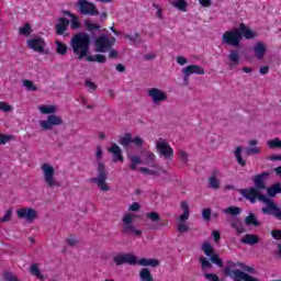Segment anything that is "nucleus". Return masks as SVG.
<instances>
[{"mask_svg":"<svg viewBox=\"0 0 281 281\" xmlns=\"http://www.w3.org/2000/svg\"><path fill=\"white\" fill-rule=\"evenodd\" d=\"M239 194L249 201V203H256V201H261V203L266 204V207L261 209V213L267 216H273L277 221H281V209L280 206L271 199L267 198V195L262 194L259 189L256 187H250L248 189L239 190Z\"/></svg>","mask_w":281,"mask_h":281,"instance_id":"obj_1","label":"nucleus"},{"mask_svg":"<svg viewBox=\"0 0 281 281\" xmlns=\"http://www.w3.org/2000/svg\"><path fill=\"white\" fill-rule=\"evenodd\" d=\"M89 45H91V37L87 33L76 34L71 38L72 52L79 60H82L89 54Z\"/></svg>","mask_w":281,"mask_h":281,"instance_id":"obj_2","label":"nucleus"},{"mask_svg":"<svg viewBox=\"0 0 281 281\" xmlns=\"http://www.w3.org/2000/svg\"><path fill=\"white\" fill-rule=\"evenodd\" d=\"M98 176L94 178H90V183H95L101 192H109L111 188L106 183V179H109V175L106 173V166L104 162L98 164Z\"/></svg>","mask_w":281,"mask_h":281,"instance_id":"obj_3","label":"nucleus"},{"mask_svg":"<svg viewBox=\"0 0 281 281\" xmlns=\"http://www.w3.org/2000/svg\"><path fill=\"white\" fill-rule=\"evenodd\" d=\"M135 218V215L127 213L123 216L122 220V234L125 236H142V231L135 228V225L133 224V220Z\"/></svg>","mask_w":281,"mask_h":281,"instance_id":"obj_4","label":"nucleus"},{"mask_svg":"<svg viewBox=\"0 0 281 281\" xmlns=\"http://www.w3.org/2000/svg\"><path fill=\"white\" fill-rule=\"evenodd\" d=\"M240 41H243V36H240V30L236 27L224 32L222 35L224 45H229L231 47H240Z\"/></svg>","mask_w":281,"mask_h":281,"instance_id":"obj_5","label":"nucleus"},{"mask_svg":"<svg viewBox=\"0 0 281 281\" xmlns=\"http://www.w3.org/2000/svg\"><path fill=\"white\" fill-rule=\"evenodd\" d=\"M44 181L48 188H60V182L56 181L54 177L55 169L49 164L42 165Z\"/></svg>","mask_w":281,"mask_h":281,"instance_id":"obj_6","label":"nucleus"},{"mask_svg":"<svg viewBox=\"0 0 281 281\" xmlns=\"http://www.w3.org/2000/svg\"><path fill=\"white\" fill-rule=\"evenodd\" d=\"M156 150L164 159H175V149L164 138L156 142Z\"/></svg>","mask_w":281,"mask_h":281,"instance_id":"obj_7","label":"nucleus"},{"mask_svg":"<svg viewBox=\"0 0 281 281\" xmlns=\"http://www.w3.org/2000/svg\"><path fill=\"white\" fill-rule=\"evenodd\" d=\"M115 37L109 38V36L106 35L99 36L94 42L97 52H99L100 54H106V52H109V49H111V47L115 45Z\"/></svg>","mask_w":281,"mask_h":281,"instance_id":"obj_8","label":"nucleus"},{"mask_svg":"<svg viewBox=\"0 0 281 281\" xmlns=\"http://www.w3.org/2000/svg\"><path fill=\"white\" fill-rule=\"evenodd\" d=\"M78 8L80 11V14H83L87 16H100V11L98 10V7L93 4V2H89L87 0H79Z\"/></svg>","mask_w":281,"mask_h":281,"instance_id":"obj_9","label":"nucleus"},{"mask_svg":"<svg viewBox=\"0 0 281 281\" xmlns=\"http://www.w3.org/2000/svg\"><path fill=\"white\" fill-rule=\"evenodd\" d=\"M113 262L116 267H122V265L135 267V265H137V257L133 254H119L113 257Z\"/></svg>","mask_w":281,"mask_h":281,"instance_id":"obj_10","label":"nucleus"},{"mask_svg":"<svg viewBox=\"0 0 281 281\" xmlns=\"http://www.w3.org/2000/svg\"><path fill=\"white\" fill-rule=\"evenodd\" d=\"M243 267V262L240 261H233V260H227L226 261V267L223 268V273L226 276V278H231L232 280L236 281V271H241L238 270Z\"/></svg>","mask_w":281,"mask_h":281,"instance_id":"obj_11","label":"nucleus"},{"mask_svg":"<svg viewBox=\"0 0 281 281\" xmlns=\"http://www.w3.org/2000/svg\"><path fill=\"white\" fill-rule=\"evenodd\" d=\"M63 125V119L56 114H49L46 121H41L40 126L43 131H52L54 126Z\"/></svg>","mask_w":281,"mask_h":281,"instance_id":"obj_12","label":"nucleus"},{"mask_svg":"<svg viewBox=\"0 0 281 281\" xmlns=\"http://www.w3.org/2000/svg\"><path fill=\"white\" fill-rule=\"evenodd\" d=\"M271 177L269 171H262L261 173L252 177L254 186L257 190H267V180Z\"/></svg>","mask_w":281,"mask_h":281,"instance_id":"obj_13","label":"nucleus"},{"mask_svg":"<svg viewBox=\"0 0 281 281\" xmlns=\"http://www.w3.org/2000/svg\"><path fill=\"white\" fill-rule=\"evenodd\" d=\"M147 95L151 98L154 104H159L160 102H166V100H168V94L158 88L149 89Z\"/></svg>","mask_w":281,"mask_h":281,"instance_id":"obj_14","label":"nucleus"},{"mask_svg":"<svg viewBox=\"0 0 281 281\" xmlns=\"http://www.w3.org/2000/svg\"><path fill=\"white\" fill-rule=\"evenodd\" d=\"M26 44L33 52H38L40 54L45 52V40H43V37L30 38L26 41Z\"/></svg>","mask_w":281,"mask_h":281,"instance_id":"obj_15","label":"nucleus"},{"mask_svg":"<svg viewBox=\"0 0 281 281\" xmlns=\"http://www.w3.org/2000/svg\"><path fill=\"white\" fill-rule=\"evenodd\" d=\"M18 218H25V221H29L32 223V221L36 220V216L38 214L36 213V210L32 207H22L16 211Z\"/></svg>","mask_w":281,"mask_h":281,"instance_id":"obj_16","label":"nucleus"},{"mask_svg":"<svg viewBox=\"0 0 281 281\" xmlns=\"http://www.w3.org/2000/svg\"><path fill=\"white\" fill-rule=\"evenodd\" d=\"M68 27H69V19L64 16L57 19V23L55 24V30L58 36H63V34L67 32Z\"/></svg>","mask_w":281,"mask_h":281,"instance_id":"obj_17","label":"nucleus"},{"mask_svg":"<svg viewBox=\"0 0 281 281\" xmlns=\"http://www.w3.org/2000/svg\"><path fill=\"white\" fill-rule=\"evenodd\" d=\"M252 52H254L255 57L258 60H262V58H265V56L267 55V45H265V43H262V42H258L252 47Z\"/></svg>","mask_w":281,"mask_h":281,"instance_id":"obj_18","label":"nucleus"},{"mask_svg":"<svg viewBox=\"0 0 281 281\" xmlns=\"http://www.w3.org/2000/svg\"><path fill=\"white\" fill-rule=\"evenodd\" d=\"M108 153H111V155H113L114 164H116V161H121V162L124 161V156L122 155V148H120L117 144L113 143L112 146L108 148Z\"/></svg>","mask_w":281,"mask_h":281,"instance_id":"obj_19","label":"nucleus"},{"mask_svg":"<svg viewBox=\"0 0 281 281\" xmlns=\"http://www.w3.org/2000/svg\"><path fill=\"white\" fill-rule=\"evenodd\" d=\"M182 74H186L187 76H192V74L203 76L205 74V69L199 65H189L182 69Z\"/></svg>","mask_w":281,"mask_h":281,"instance_id":"obj_20","label":"nucleus"},{"mask_svg":"<svg viewBox=\"0 0 281 281\" xmlns=\"http://www.w3.org/2000/svg\"><path fill=\"white\" fill-rule=\"evenodd\" d=\"M238 30L240 32L241 38L244 37L247 41H250V38H254L256 36V33H254V31H251L249 27H247V25L243 23L239 25Z\"/></svg>","mask_w":281,"mask_h":281,"instance_id":"obj_21","label":"nucleus"},{"mask_svg":"<svg viewBox=\"0 0 281 281\" xmlns=\"http://www.w3.org/2000/svg\"><path fill=\"white\" fill-rule=\"evenodd\" d=\"M240 243L243 245H258V243H260V237H258V235L246 234L240 239Z\"/></svg>","mask_w":281,"mask_h":281,"instance_id":"obj_22","label":"nucleus"},{"mask_svg":"<svg viewBox=\"0 0 281 281\" xmlns=\"http://www.w3.org/2000/svg\"><path fill=\"white\" fill-rule=\"evenodd\" d=\"M181 210L183 211L182 215L179 216L180 223H186L188 218H190V204L188 202L182 201L180 204Z\"/></svg>","mask_w":281,"mask_h":281,"instance_id":"obj_23","label":"nucleus"},{"mask_svg":"<svg viewBox=\"0 0 281 281\" xmlns=\"http://www.w3.org/2000/svg\"><path fill=\"white\" fill-rule=\"evenodd\" d=\"M244 223L248 227H260V221H258V217L254 213H249L248 216L245 217Z\"/></svg>","mask_w":281,"mask_h":281,"instance_id":"obj_24","label":"nucleus"},{"mask_svg":"<svg viewBox=\"0 0 281 281\" xmlns=\"http://www.w3.org/2000/svg\"><path fill=\"white\" fill-rule=\"evenodd\" d=\"M235 281H260V280H258L256 277H251L249 273L245 271H236Z\"/></svg>","mask_w":281,"mask_h":281,"instance_id":"obj_25","label":"nucleus"},{"mask_svg":"<svg viewBox=\"0 0 281 281\" xmlns=\"http://www.w3.org/2000/svg\"><path fill=\"white\" fill-rule=\"evenodd\" d=\"M136 265H139L140 267H159V261L158 259H155V258H151V259H148V258H140L139 260H137V263Z\"/></svg>","mask_w":281,"mask_h":281,"instance_id":"obj_26","label":"nucleus"},{"mask_svg":"<svg viewBox=\"0 0 281 281\" xmlns=\"http://www.w3.org/2000/svg\"><path fill=\"white\" fill-rule=\"evenodd\" d=\"M249 146L250 147L247 149L248 155H258L262 153V148L258 147V140L250 139Z\"/></svg>","mask_w":281,"mask_h":281,"instance_id":"obj_27","label":"nucleus"},{"mask_svg":"<svg viewBox=\"0 0 281 281\" xmlns=\"http://www.w3.org/2000/svg\"><path fill=\"white\" fill-rule=\"evenodd\" d=\"M216 175H218L217 170L213 171L212 177L209 179V188L211 190H218L221 188V182L216 178Z\"/></svg>","mask_w":281,"mask_h":281,"instance_id":"obj_28","label":"nucleus"},{"mask_svg":"<svg viewBox=\"0 0 281 281\" xmlns=\"http://www.w3.org/2000/svg\"><path fill=\"white\" fill-rule=\"evenodd\" d=\"M267 194L271 199H273V196H276L277 194H281V184H280V182H277V183L272 184L271 187H269L267 189Z\"/></svg>","mask_w":281,"mask_h":281,"instance_id":"obj_29","label":"nucleus"},{"mask_svg":"<svg viewBox=\"0 0 281 281\" xmlns=\"http://www.w3.org/2000/svg\"><path fill=\"white\" fill-rule=\"evenodd\" d=\"M139 279L140 281H155V278H153V273H150V269L143 268L139 271Z\"/></svg>","mask_w":281,"mask_h":281,"instance_id":"obj_30","label":"nucleus"},{"mask_svg":"<svg viewBox=\"0 0 281 281\" xmlns=\"http://www.w3.org/2000/svg\"><path fill=\"white\" fill-rule=\"evenodd\" d=\"M119 144L123 146V148H128V146L133 144V136L131 133H125L124 136L120 138Z\"/></svg>","mask_w":281,"mask_h":281,"instance_id":"obj_31","label":"nucleus"},{"mask_svg":"<svg viewBox=\"0 0 281 281\" xmlns=\"http://www.w3.org/2000/svg\"><path fill=\"white\" fill-rule=\"evenodd\" d=\"M234 155L235 159L237 160V164H239L241 168H245V166H247V161L243 159V147H236Z\"/></svg>","mask_w":281,"mask_h":281,"instance_id":"obj_32","label":"nucleus"},{"mask_svg":"<svg viewBox=\"0 0 281 281\" xmlns=\"http://www.w3.org/2000/svg\"><path fill=\"white\" fill-rule=\"evenodd\" d=\"M40 112L43 115H54L56 113V105H40Z\"/></svg>","mask_w":281,"mask_h":281,"instance_id":"obj_33","label":"nucleus"},{"mask_svg":"<svg viewBox=\"0 0 281 281\" xmlns=\"http://www.w3.org/2000/svg\"><path fill=\"white\" fill-rule=\"evenodd\" d=\"M55 44L57 45L56 54H58L59 56H65V54H67L68 52L67 44L60 41H56Z\"/></svg>","mask_w":281,"mask_h":281,"instance_id":"obj_34","label":"nucleus"},{"mask_svg":"<svg viewBox=\"0 0 281 281\" xmlns=\"http://www.w3.org/2000/svg\"><path fill=\"white\" fill-rule=\"evenodd\" d=\"M30 271L32 276H35L38 280H43V273L41 272V269L38 268V263H32Z\"/></svg>","mask_w":281,"mask_h":281,"instance_id":"obj_35","label":"nucleus"},{"mask_svg":"<svg viewBox=\"0 0 281 281\" xmlns=\"http://www.w3.org/2000/svg\"><path fill=\"white\" fill-rule=\"evenodd\" d=\"M145 164L150 168H155V155L153 154V151L145 153Z\"/></svg>","mask_w":281,"mask_h":281,"instance_id":"obj_36","label":"nucleus"},{"mask_svg":"<svg viewBox=\"0 0 281 281\" xmlns=\"http://www.w3.org/2000/svg\"><path fill=\"white\" fill-rule=\"evenodd\" d=\"M130 161H131L130 169L137 170V166L142 164V158H139V156H131Z\"/></svg>","mask_w":281,"mask_h":281,"instance_id":"obj_37","label":"nucleus"},{"mask_svg":"<svg viewBox=\"0 0 281 281\" xmlns=\"http://www.w3.org/2000/svg\"><path fill=\"white\" fill-rule=\"evenodd\" d=\"M202 251L209 257L211 258V256L214 255V247H212V245H210V243L205 241L202 245Z\"/></svg>","mask_w":281,"mask_h":281,"instance_id":"obj_38","label":"nucleus"},{"mask_svg":"<svg viewBox=\"0 0 281 281\" xmlns=\"http://www.w3.org/2000/svg\"><path fill=\"white\" fill-rule=\"evenodd\" d=\"M146 218L151 221V223H159V221H161V215H159L157 212H148L146 213Z\"/></svg>","mask_w":281,"mask_h":281,"instance_id":"obj_39","label":"nucleus"},{"mask_svg":"<svg viewBox=\"0 0 281 281\" xmlns=\"http://www.w3.org/2000/svg\"><path fill=\"white\" fill-rule=\"evenodd\" d=\"M210 260L211 262H213V265H217L220 269H223L224 267L223 259H221V256H218V254H214L213 256H211Z\"/></svg>","mask_w":281,"mask_h":281,"instance_id":"obj_40","label":"nucleus"},{"mask_svg":"<svg viewBox=\"0 0 281 281\" xmlns=\"http://www.w3.org/2000/svg\"><path fill=\"white\" fill-rule=\"evenodd\" d=\"M228 59L234 63V65H238L240 63V55H238V52L231 50V54L228 55Z\"/></svg>","mask_w":281,"mask_h":281,"instance_id":"obj_41","label":"nucleus"},{"mask_svg":"<svg viewBox=\"0 0 281 281\" xmlns=\"http://www.w3.org/2000/svg\"><path fill=\"white\" fill-rule=\"evenodd\" d=\"M224 212L225 214H231V216H238V214H240V207L228 206Z\"/></svg>","mask_w":281,"mask_h":281,"instance_id":"obj_42","label":"nucleus"},{"mask_svg":"<svg viewBox=\"0 0 281 281\" xmlns=\"http://www.w3.org/2000/svg\"><path fill=\"white\" fill-rule=\"evenodd\" d=\"M23 87H25L27 91H38V87H36L32 80L25 79L23 81Z\"/></svg>","mask_w":281,"mask_h":281,"instance_id":"obj_43","label":"nucleus"},{"mask_svg":"<svg viewBox=\"0 0 281 281\" xmlns=\"http://www.w3.org/2000/svg\"><path fill=\"white\" fill-rule=\"evenodd\" d=\"M31 32L32 25H30V23H26L23 27H20V34H22L23 36H30Z\"/></svg>","mask_w":281,"mask_h":281,"instance_id":"obj_44","label":"nucleus"},{"mask_svg":"<svg viewBox=\"0 0 281 281\" xmlns=\"http://www.w3.org/2000/svg\"><path fill=\"white\" fill-rule=\"evenodd\" d=\"M88 32H95L98 30H100V26L97 23H91L89 21H85L83 22Z\"/></svg>","mask_w":281,"mask_h":281,"instance_id":"obj_45","label":"nucleus"},{"mask_svg":"<svg viewBox=\"0 0 281 281\" xmlns=\"http://www.w3.org/2000/svg\"><path fill=\"white\" fill-rule=\"evenodd\" d=\"M231 227H233L234 231H236V234L238 236H240V234H245V228L243 227V225L234 222L231 224Z\"/></svg>","mask_w":281,"mask_h":281,"instance_id":"obj_46","label":"nucleus"},{"mask_svg":"<svg viewBox=\"0 0 281 281\" xmlns=\"http://www.w3.org/2000/svg\"><path fill=\"white\" fill-rule=\"evenodd\" d=\"M177 231L179 232V234H186V232H190V225L181 222L180 224H178Z\"/></svg>","mask_w":281,"mask_h":281,"instance_id":"obj_47","label":"nucleus"},{"mask_svg":"<svg viewBox=\"0 0 281 281\" xmlns=\"http://www.w3.org/2000/svg\"><path fill=\"white\" fill-rule=\"evenodd\" d=\"M175 7L178 8V10H182V12H186V9L188 8V2L186 0H177V2H175Z\"/></svg>","mask_w":281,"mask_h":281,"instance_id":"obj_48","label":"nucleus"},{"mask_svg":"<svg viewBox=\"0 0 281 281\" xmlns=\"http://www.w3.org/2000/svg\"><path fill=\"white\" fill-rule=\"evenodd\" d=\"M200 263L202 269H212V262L205 257H200Z\"/></svg>","mask_w":281,"mask_h":281,"instance_id":"obj_49","label":"nucleus"},{"mask_svg":"<svg viewBox=\"0 0 281 281\" xmlns=\"http://www.w3.org/2000/svg\"><path fill=\"white\" fill-rule=\"evenodd\" d=\"M71 30H78L80 27V22L78 21V15H71V22H70Z\"/></svg>","mask_w":281,"mask_h":281,"instance_id":"obj_50","label":"nucleus"},{"mask_svg":"<svg viewBox=\"0 0 281 281\" xmlns=\"http://www.w3.org/2000/svg\"><path fill=\"white\" fill-rule=\"evenodd\" d=\"M268 146L270 148H281V140H280V138H274V139L268 140Z\"/></svg>","mask_w":281,"mask_h":281,"instance_id":"obj_51","label":"nucleus"},{"mask_svg":"<svg viewBox=\"0 0 281 281\" xmlns=\"http://www.w3.org/2000/svg\"><path fill=\"white\" fill-rule=\"evenodd\" d=\"M12 218V211L11 209L7 210L3 217H1L0 223H8Z\"/></svg>","mask_w":281,"mask_h":281,"instance_id":"obj_52","label":"nucleus"},{"mask_svg":"<svg viewBox=\"0 0 281 281\" xmlns=\"http://www.w3.org/2000/svg\"><path fill=\"white\" fill-rule=\"evenodd\" d=\"M132 144H135L137 148H142L144 146V138L136 136L132 138Z\"/></svg>","mask_w":281,"mask_h":281,"instance_id":"obj_53","label":"nucleus"},{"mask_svg":"<svg viewBox=\"0 0 281 281\" xmlns=\"http://www.w3.org/2000/svg\"><path fill=\"white\" fill-rule=\"evenodd\" d=\"M204 278L207 281H221L216 273H204Z\"/></svg>","mask_w":281,"mask_h":281,"instance_id":"obj_54","label":"nucleus"},{"mask_svg":"<svg viewBox=\"0 0 281 281\" xmlns=\"http://www.w3.org/2000/svg\"><path fill=\"white\" fill-rule=\"evenodd\" d=\"M202 216H203L204 221H211V218H212V210H210V209L202 210Z\"/></svg>","mask_w":281,"mask_h":281,"instance_id":"obj_55","label":"nucleus"},{"mask_svg":"<svg viewBox=\"0 0 281 281\" xmlns=\"http://www.w3.org/2000/svg\"><path fill=\"white\" fill-rule=\"evenodd\" d=\"M10 139H12V136L5 135V134H0V145L1 146H4V144L10 142Z\"/></svg>","mask_w":281,"mask_h":281,"instance_id":"obj_56","label":"nucleus"},{"mask_svg":"<svg viewBox=\"0 0 281 281\" xmlns=\"http://www.w3.org/2000/svg\"><path fill=\"white\" fill-rule=\"evenodd\" d=\"M0 111H4L5 113H9V111H12V105H9L3 101H0Z\"/></svg>","mask_w":281,"mask_h":281,"instance_id":"obj_57","label":"nucleus"},{"mask_svg":"<svg viewBox=\"0 0 281 281\" xmlns=\"http://www.w3.org/2000/svg\"><path fill=\"white\" fill-rule=\"evenodd\" d=\"M270 234L274 240H281V229H272Z\"/></svg>","mask_w":281,"mask_h":281,"instance_id":"obj_58","label":"nucleus"},{"mask_svg":"<svg viewBox=\"0 0 281 281\" xmlns=\"http://www.w3.org/2000/svg\"><path fill=\"white\" fill-rule=\"evenodd\" d=\"M179 157L182 164H188V153H186V150H179Z\"/></svg>","mask_w":281,"mask_h":281,"instance_id":"obj_59","label":"nucleus"},{"mask_svg":"<svg viewBox=\"0 0 281 281\" xmlns=\"http://www.w3.org/2000/svg\"><path fill=\"white\" fill-rule=\"evenodd\" d=\"M86 87H88L89 91H95L98 89V85L91 80H86Z\"/></svg>","mask_w":281,"mask_h":281,"instance_id":"obj_60","label":"nucleus"},{"mask_svg":"<svg viewBox=\"0 0 281 281\" xmlns=\"http://www.w3.org/2000/svg\"><path fill=\"white\" fill-rule=\"evenodd\" d=\"M241 271H246L247 273H256V270L252 267H249L245 263L240 266Z\"/></svg>","mask_w":281,"mask_h":281,"instance_id":"obj_61","label":"nucleus"},{"mask_svg":"<svg viewBox=\"0 0 281 281\" xmlns=\"http://www.w3.org/2000/svg\"><path fill=\"white\" fill-rule=\"evenodd\" d=\"M139 171L140 172H144L145 175H151V176H155L157 175V171L153 170V169H148L146 167H140L139 168Z\"/></svg>","mask_w":281,"mask_h":281,"instance_id":"obj_62","label":"nucleus"},{"mask_svg":"<svg viewBox=\"0 0 281 281\" xmlns=\"http://www.w3.org/2000/svg\"><path fill=\"white\" fill-rule=\"evenodd\" d=\"M94 63H106V56L100 54L94 55Z\"/></svg>","mask_w":281,"mask_h":281,"instance_id":"obj_63","label":"nucleus"},{"mask_svg":"<svg viewBox=\"0 0 281 281\" xmlns=\"http://www.w3.org/2000/svg\"><path fill=\"white\" fill-rule=\"evenodd\" d=\"M139 203L137 202H133L131 205H130V212H139Z\"/></svg>","mask_w":281,"mask_h":281,"instance_id":"obj_64","label":"nucleus"}]
</instances>
